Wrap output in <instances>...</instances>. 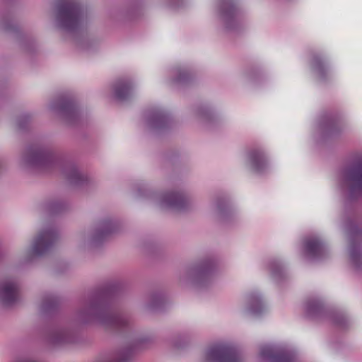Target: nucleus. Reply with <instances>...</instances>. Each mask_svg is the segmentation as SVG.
<instances>
[{"label":"nucleus","mask_w":362,"mask_h":362,"mask_svg":"<svg viewBox=\"0 0 362 362\" xmlns=\"http://www.w3.org/2000/svg\"><path fill=\"white\" fill-rule=\"evenodd\" d=\"M117 290V286L110 285L95 291L91 295L89 303L78 312L79 320L84 323L97 322L118 331L129 329L131 322L127 316L113 311L110 306V299Z\"/></svg>","instance_id":"1"},{"label":"nucleus","mask_w":362,"mask_h":362,"mask_svg":"<svg viewBox=\"0 0 362 362\" xmlns=\"http://www.w3.org/2000/svg\"><path fill=\"white\" fill-rule=\"evenodd\" d=\"M86 17L83 6L76 0H58L56 19L60 28L70 33L78 30Z\"/></svg>","instance_id":"2"},{"label":"nucleus","mask_w":362,"mask_h":362,"mask_svg":"<svg viewBox=\"0 0 362 362\" xmlns=\"http://www.w3.org/2000/svg\"><path fill=\"white\" fill-rule=\"evenodd\" d=\"M24 160L29 167L41 170L53 168L58 161L49 149L35 144L27 148Z\"/></svg>","instance_id":"3"},{"label":"nucleus","mask_w":362,"mask_h":362,"mask_svg":"<svg viewBox=\"0 0 362 362\" xmlns=\"http://www.w3.org/2000/svg\"><path fill=\"white\" fill-rule=\"evenodd\" d=\"M206 362H240L238 351L233 346L218 344L210 347L205 354Z\"/></svg>","instance_id":"4"},{"label":"nucleus","mask_w":362,"mask_h":362,"mask_svg":"<svg viewBox=\"0 0 362 362\" xmlns=\"http://www.w3.org/2000/svg\"><path fill=\"white\" fill-rule=\"evenodd\" d=\"M51 109L69 124L76 123L79 118V112L76 102L71 98H59L51 104Z\"/></svg>","instance_id":"5"},{"label":"nucleus","mask_w":362,"mask_h":362,"mask_svg":"<svg viewBox=\"0 0 362 362\" xmlns=\"http://www.w3.org/2000/svg\"><path fill=\"white\" fill-rule=\"evenodd\" d=\"M345 179L349 185L351 200L362 195V161L346 170Z\"/></svg>","instance_id":"6"},{"label":"nucleus","mask_w":362,"mask_h":362,"mask_svg":"<svg viewBox=\"0 0 362 362\" xmlns=\"http://www.w3.org/2000/svg\"><path fill=\"white\" fill-rule=\"evenodd\" d=\"M57 239L58 233L54 228L42 230L34 242V254L39 256L45 255L52 247Z\"/></svg>","instance_id":"7"},{"label":"nucleus","mask_w":362,"mask_h":362,"mask_svg":"<svg viewBox=\"0 0 362 362\" xmlns=\"http://www.w3.org/2000/svg\"><path fill=\"white\" fill-rule=\"evenodd\" d=\"M221 16L228 30H235L240 23L237 8L231 0H223L221 4Z\"/></svg>","instance_id":"8"},{"label":"nucleus","mask_w":362,"mask_h":362,"mask_svg":"<svg viewBox=\"0 0 362 362\" xmlns=\"http://www.w3.org/2000/svg\"><path fill=\"white\" fill-rule=\"evenodd\" d=\"M252 169L257 173L264 172L269 165L265 151L260 146L251 147L247 153Z\"/></svg>","instance_id":"9"},{"label":"nucleus","mask_w":362,"mask_h":362,"mask_svg":"<svg viewBox=\"0 0 362 362\" xmlns=\"http://www.w3.org/2000/svg\"><path fill=\"white\" fill-rule=\"evenodd\" d=\"M19 286L13 281H6L0 284V301L5 306H11L18 300Z\"/></svg>","instance_id":"10"},{"label":"nucleus","mask_w":362,"mask_h":362,"mask_svg":"<svg viewBox=\"0 0 362 362\" xmlns=\"http://www.w3.org/2000/svg\"><path fill=\"white\" fill-rule=\"evenodd\" d=\"M216 267L217 262L215 259L206 258L192 269V274L198 281H202L208 279Z\"/></svg>","instance_id":"11"},{"label":"nucleus","mask_w":362,"mask_h":362,"mask_svg":"<svg viewBox=\"0 0 362 362\" xmlns=\"http://www.w3.org/2000/svg\"><path fill=\"white\" fill-rule=\"evenodd\" d=\"M322 122L329 136L340 134L344 128L342 117L338 112L325 115Z\"/></svg>","instance_id":"12"},{"label":"nucleus","mask_w":362,"mask_h":362,"mask_svg":"<svg viewBox=\"0 0 362 362\" xmlns=\"http://www.w3.org/2000/svg\"><path fill=\"white\" fill-rule=\"evenodd\" d=\"M162 202L167 206L177 210H185L189 205V201L182 193L168 192L163 196Z\"/></svg>","instance_id":"13"},{"label":"nucleus","mask_w":362,"mask_h":362,"mask_svg":"<svg viewBox=\"0 0 362 362\" xmlns=\"http://www.w3.org/2000/svg\"><path fill=\"white\" fill-rule=\"evenodd\" d=\"M310 65L313 71L321 81L329 78V68L325 58L319 53L313 52L311 54Z\"/></svg>","instance_id":"14"},{"label":"nucleus","mask_w":362,"mask_h":362,"mask_svg":"<svg viewBox=\"0 0 362 362\" xmlns=\"http://www.w3.org/2000/svg\"><path fill=\"white\" fill-rule=\"evenodd\" d=\"M325 249L318 239L309 238L305 240L303 245V255L308 259H318L325 255Z\"/></svg>","instance_id":"15"},{"label":"nucleus","mask_w":362,"mask_h":362,"mask_svg":"<svg viewBox=\"0 0 362 362\" xmlns=\"http://www.w3.org/2000/svg\"><path fill=\"white\" fill-rule=\"evenodd\" d=\"M118 225L117 223L110 219L103 221L93 237V243L98 244L103 242L111 234L116 233Z\"/></svg>","instance_id":"16"},{"label":"nucleus","mask_w":362,"mask_h":362,"mask_svg":"<svg viewBox=\"0 0 362 362\" xmlns=\"http://www.w3.org/2000/svg\"><path fill=\"white\" fill-rule=\"evenodd\" d=\"M146 339H141L136 341L133 346L126 347L119 352L116 353L115 355L111 356L110 358L106 360L105 362H127L129 361L134 351L139 349H141L144 346Z\"/></svg>","instance_id":"17"},{"label":"nucleus","mask_w":362,"mask_h":362,"mask_svg":"<svg viewBox=\"0 0 362 362\" xmlns=\"http://www.w3.org/2000/svg\"><path fill=\"white\" fill-rule=\"evenodd\" d=\"M133 85L130 79H119L113 86L114 97L119 101L127 100L130 97Z\"/></svg>","instance_id":"18"},{"label":"nucleus","mask_w":362,"mask_h":362,"mask_svg":"<svg viewBox=\"0 0 362 362\" xmlns=\"http://www.w3.org/2000/svg\"><path fill=\"white\" fill-rule=\"evenodd\" d=\"M260 356L270 362H295L293 357L286 351H276L270 347L261 349Z\"/></svg>","instance_id":"19"},{"label":"nucleus","mask_w":362,"mask_h":362,"mask_svg":"<svg viewBox=\"0 0 362 362\" xmlns=\"http://www.w3.org/2000/svg\"><path fill=\"white\" fill-rule=\"evenodd\" d=\"M63 173L71 185L75 186H83L89 182L87 176L81 174L76 167L72 164L67 165Z\"/></svg>","instance_id":"20"},{"label":"nucleus","mask_w":362,"mask_h":362,"mask_svg":"<svg viewBox=\"0 0 362 362\" xmlns=\"http://www.w3.org/2000/svg\"><path fill=\"white\" fill-rule=\"evenodd\" d=\"M150 124L153 129L162 131L170 126L171 119L163 111L158 110L151 114Z\"/></svg>","instance_id":"21"},{"label":"nucleus","mask_w":362,"mask_h":362,"mask_svg":"<svg viewBox=\"0 0 362 362\" xmlns=\"http://www.w3.org/2000/svg\"><path fill=\"white\" fill-rule=\"evenodd\" d=\"M48 340L49 343L54 345H63L74 341L71 332L65 329L52 331L49 336Z\"/></svg>","instance_id":"22"},{"label":"nucleus","mask_w":362,"mask_h":362,"mask_svg":"<svg viewBox=\"0 0 362 362\" xmlns=\"http://www.w3.org/2000/svg\"><path fill=\"white\" fill-rule=\"evenodd\" d=\"M325 309L322 303L318 300H310L307 302L306 315L310 318H317L323 315Z\"/></svg>","instance_id":"23"},{"label":"nucleus","mask_w":362,"mask_h":362,"mask_svg":"<svg viewBox=\"0 0 362 362\" xmlns=\"http://www.w3.org/2000/svg\"><path fill=\"white\" fill-rule=\"evenodd\" d=\"M59 304V299L52 295H47L44 297L41 309L44 313H48L55 309Z\"/></svg>","instance_id":"24"},{"label":"nucleus","mask_w":362,"mask_h":362,"mask_svg":"<svg viewBox=\"0 0 362 362\" xmlns=\"http://www.w3.org/2000/svg\"><path fill=\"white\" fill-rule=\"evenodd\" d=\"M66 206L64 204L59 202H49L45 206V210L49 215H57L65 209Z\"/></svg>","instance_id":"25"},{"label":"nucleus","mask_w":362,"mask_h":362,"mask_svg":"<svg viewBox=\"0 0 362 362\" xmlns=\"http://www.w3.org/2000/svg\"><path fill=\"white\" fill-rule=\"evenodd\" d=\"M269 267L270 272L274 278H276V279H281L284 278V269L279 262L276 260L272 261L270 262Z\"/></svg>","instance_id":"26"},{"label":"nucleus","mask_w":362,"mask_h":362,"mask_svg":"<svg viewBox=\"0 0 362 362\" xmlns=\"http://www.w3.org/2000/svg\"><path fill=\"white\" fill-rule=\"evenodd\" d=\"M263 308L259 297L257 295H251L250 297V310L254 314H259Z\"/></svg>","instance_id":"27"},{"label":"nucleus","mask_w":362,"mask_h":362,"mask_svg":"<svg viewBox=\"0 0 362 362\" xmlns=\"http://www.w3.org/2000/svg\"><path fill=\"white\" fill-rule=\"evenodd\" d=\"M192 78L191 72L186 69H180L177 71V76L173 79V82L177 84H185L188 83Z\"/></svg>","instance_id":"28"},{"label":"nucleus","mask_w":362,"mask_h":362,"mask_svg":"<svg viewBox=\"0 0 362 362\" xmlns=\"http://www.w3.org/2000/svg\"><path fill=\"white\" fill-rule=\"evenodd\" d=\"M347 230L353 238L362 235V229L352 221L348 222Z\"/></svg>","instance_id":"29"},{"label":"nucleus","mask_w":362,"mask_h":362,"mask_svg":"<svg viewBox=\"0 0 362 362\" xmlns=\"http://www.w3.org/2000/svg\"><path fill=\"white\" fill-rule=\"evenodd\" d=\"M163 303H164L163 297L161 295L155 294V295L152 296L150 307L152 309H155V308L160 306L161 305H163Z\"/></svg>","instance_id":"30"},{"label":"nucleus","mask_w":362,"mask_h":362,"mask_svg":"<svg viewBox=\"0 0 362 362\" xmlns=\"http://www.w3.org/2000/svg\"><path fill=\"white\" fill-rule=\"evenodd\" d=\"M332 322L338 326H344L346 325V318L342 315H334L332 316Z\"/></svg>","instance_id":"31"},{"label":"nucleus","mask_w":362,"mask_h":362,"mask_svg":"<svg viewBox=\"0 0 362 362\" xmlns=\"http://www.w3.org/2000/svg\"><path fill=\"white\" fill-rule=\"evenodd\" d=\"M217 209L220 213L223 212L226 209H228V204L225 199H220L217 200Z\"/></svg>","instance_id":"32"},{"label":"nucleus","mask_w":362,"mask_h":362,"mask_svg":"<svg viewBox=\"0 0 362 362\" xmlns=\"http://www.w3.org/2000/svg\"><path fill=\"white\" fill-rule=\"evenodd\" d=\"M30 121V116L28 115H23L18 119V127L20 129H24L26 124Z\"/></svg>","instance_id":"33"},{"label":"nucleus","mask_w":362,"mask_h":362,"mask_svg":"<svg viewBox=\"0 0 362 362\" xmlns=\"http://www.w3.org/2000/svg\"><path fill=\"white\" fill-rule=\"evenodd\" d=\"M199 115L204 118L210 119L211 117V112L206 107H201L199 109Z\"/></svg>","instance_id":"34"},{"label":"nucleus","mask_w":362,"mask_h":362,"mask_svg":"<svg viewBox=\"0 0 362 362\" xmlns=\"http://www.w3.org/2000/svg\"><path fill=\"white\" fill-rule=\"evenodd\" d=\"M350 255L352 261L356 263L358 257V254L357 253L354 248L351 249Z\"/></svg>","instance_id":"35"},{"label":"nucleus","mask_w":362,"mask_h":362,"mask_svg":"<svg viewBox=\"0 0 362 362\" xmlns=\"http://www.w3.org/2000/svg\"><path fill=\"white\" fill-rule=\"evenodd\" d=\"M171 6H179L182 3V0H169Z\"/></svg>","instance_id":"36"},{"label":"nucleus","mask_w":362,"mask_h":362,"mask_svg":"<svg viewBox=\"0 0 362 362\" xmlns=\"http://www.w3.org/2000/svg\"><path fill=\"white\" fill-rule=\"evenodd\" d=\"M4 29H5V30H9V29H10V28H9V26H8V25H4Z\"/></svg>","instance_id":"37"}]
</instances>
